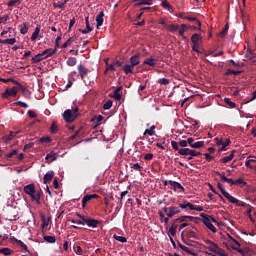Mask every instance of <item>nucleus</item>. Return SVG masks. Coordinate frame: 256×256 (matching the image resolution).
<instances>
[{
  "instance_id": "8",
  "label": "nucleus",
  "mask_w": 256,
  "mask_h": 256,
  "mask_svg": "<svg viewBox=\"0 0 256 256\" xmlns=\"http://www.w3.org/2000/svg\"><path fill=\"white\" fill-rule=\"evenodd\" d=\"M169 185L173 191H180L181 193H185V188L183 185H181V183L169 180Z\"/></svg>"
},
{
  "instance_id": "13",
  "label": "nucleus",
  "mask_w": 256,
  "mask_h": 256,
  "mask_svg": "<svg viewBox=\"0 0 256 256\" xmlns=\"http://www.w3.org/2000/svg\"><path fill=\"white\" fill-rule=\"evenodd\" d=\"M78 71L82 81H85V78L87 77V75H89V69L85 68V66L80 64L78 65Z\"/></svg>"
},
{
  "instance_id": "4",
  "label": "nucleus",
  "mask_w": 256,
  "mask_h": 256,
  "mask_svg": "<svg viewBox=\"0 0 256 256\" xmlns=\"http://www.w3.org/2000/svg\"><path fill=\"white\" fill-rule=\"evenodd\" d=\"M200 217L202 218V223H204L205 227L209 229L212 233H217V228L209 221V215L205 213H201Z\"/></svg>"
},
{
  "instance_id": "28",
  "label": "nucleus",
  "mask_w": 256,
  "mask_h": 256,
  "mask_svg": "<svg viewBox=\"0 0 256 256\" xmlns=\"http://www.w3.org/2000/svg\"><path fill=\"white\" fill-rule=\"evenodd\" d=\"M45 159L46 161H50V163H53V161H57V153L51 151L46 155Z\"/></svg>"
},
{
  "instance_id": "14",
  "label": "nucleus",
  "mask_w": 256,
  "mask_h": 256,
  "mask_svg": "<svg viewBox=\"0 0 256 256\" xmlns=\"http://www.w3.org/2000/svg\"><path fill=\"white\" fill-rule=\"evenodd\" d=\"M216 175H218L221 178V181H223L224 183H230L231 187H233V185H235V180H233L231 178H227L225 176V174L220 173V172H216Z\"/></svg>"
},
{
  "instance_id": "6",
  "label": "nucleus",
  "mask_w": 256,
  "mask_h": 256,
  "mask_svg": "<svg viewBox=\"0 0 256 256\" xmlns=\"http://www.w3.org/2000/svg\"><path fill=\"white\" fill-rule=\"evenodd\" d=\"M17 86H13L11 89L7 88L4 93H2V99H9V97L17 96Z\"/></svg>"
},
{
  "instance_id": "26",
  "label": "nucleus",
  "mask_w": 256,
  "mask_h": 256,
  "mask_svg": "<svg viewBox=\"0 0 256 256\" xmlns=\"http://www.w3.org/2000/svg\"><path fill=\"white\" fill-rule=\"evenodd\" d=\"M237 151L232 150L229 156L221 158V163H229V161H233V158L235 157V153Z\"/></svg>"
},
{
  "instance_id": "42",
  "label": "nucleus",
  "mask_w": 256,
  "mask_h": 256,
  "mask_svg": "<svg viewBox=\"0 0 256 256\" xmlns=\"http://www.w3.org/2000/svg\"><path fill=\"white\" fill-rule=\"evenodd\" d=\"M123 71H124V73H126V75L131 74V73H133V66H131V64L124 65Z\"/></svg>"
},
{
  "instance_id": "62",
  "label": "nucleus",
  "mask_w": 256,
  "mask_h": 256,
  "mask_svg": "<svg viewBox=\"0 0 256 256\" xmlns=\"http://www.w3.org/2000/svg\"><path fill=\"white\" fill-rule=\"evenodd\" d=\"M50 131L52 134L57 133V124L55 122H53L50 126Z\"/></svg>"
},
{
  "instance_id": "3",
  "label": "nucleus",
  "mask_w": 256,
  "mask_h": 256,
  "mask_svg": "<svg viewBox=\"0 0 256 256\" xmlns=\"http://www.w3.org/2000/svg\"><path fill=\"white\" fill-rule=\"evenodd\" d=\"M162 211L165 213L166 217L173 219L175 215H179L181 213V208L176 206L164 207Z\"/></svg>"
},
{
  "instance_id": "53",
  "label": "nucleus",
  "mask_w": 256,
  "mask_h": 256,
  "mask_svg": "<svg viewBox=\"0 0 256 256\" xmlns=\"http://www.w3.org/2000/svg\"><path fill=\"white\" fill-rule=\"evenodd\" d=\"M14 105H17L18 107H23V109H28L29 105L23 101H17L14 102Z\"/></svg>"
},
{
  "instance_id": "30",
  "label": "nucleus",
  "mask_w": 256,
  "mask_h": 256,
  "mask_svg": "<svg viewBox=\"0 0 256 256\" xmlns=\"http://www.w3.org/2000/svg\"><path fill=\"white\" fill-rule=\"evenodd\" d=\"M0 43H2V45H15V43H17V39L15 38H7V39H0Z\"/></svg>"
},
{
  "instance_id": "2",
  "label": "nucleus",
  "mask_w": 256,
  "mask_h": 256,
  "mask_svg": "<svg viewBox=\"0 0 256 256\" xmlns=\"http://www.w3.org/2000/svg\"><path fill=\"white\" fill-rule=\"evenodd\" d=\"M78 111V108L73 109V111L71 109L65 110L63 113V119L66 121V123H73V121L77 119Z\"/></svg>"
},
{
  "instance_id": "34",
  "label": "nucleus",
  "mask_w": 256,
  "mask_h": 256,
  "mask_svg": "<svg viewBox=\"0 0 256 256\" xmlns=\"http://www.w3.org/2000/svg\"><path fill=\"white\" fill-rule=\"evenodd\" d=\"M187 29H189V26H187V24H182L180 26V29H179V35L181 37H183V39H187L186 36H185V31H187Z\"/></svg>"
},
{
  "instance_id": "35",
  "label": "nucleus",
  "mask_w": 256,
  "mask_h": 256,
  "mask_svg": "<svg viewBox=\"0 0 256 256\" xmlns=\"http://www.w3.org/2000/svg\"><path fill=\"white\" fill-rule=\"evenodd\" d=\"M155 129H157V127L152 125L149 129L144 131L143 135H150V137H153V135H155Z\"/></svg>"
},
{
  "instance_id": "12",
  "label": "nucleus",
  "mask_w": 256,
  "mask_h": 256,
  "mask_svg": "<svg viewBox=\"0 0 256 256\" xmlns=\"http://www.w3.org/2000/svg\"><path fill=\"white\" fill-rule=\"evenodd\" d=\"M41 55H43V59H48V57H53V55H57V48L52 49L48 48L44 50Z\"/></svg>"
},
{
  "instance_id": "24",
  "label": "nucleus",
  "mask_w": 256,
  "mask_h": 256,
  "mask_svg": "<svg viewBox=\"0 0 256 256\" xmlns=\"http://www.w3.org/2000/svg\"><path fill=\"white\" fill-rule=\"evenodd\" d=\"M195 219V217L193 216H181L177 219H175V222H179V223H187L189 221H193Z\"/></svg>"
},
{
  "instance_id": "47",
  "label": "nucleus",
  "mask_w": 256,
  "mask_h": 256,
  "mask_svg": "<svg viewBox=\"0 0 256 256\" xmlns=\"http://www.w3.org/2000/svg\"><path fill=\"white\" fill-rule=\"evenodd\" d=\"M44 241H46V243H56L57 238L55 236H44Z\"/></svg>"
},
{
  "instance_id": "22",
  "label": "nucleus",
  "mask_w": 256,
  "mask_h": 256,
  "mask_svg": "<svg viewBox=\"0 0 256 256\" xmlns=\"http://www.w3.org/2000/svg\"><path fill=\"white\" fill-rule=\"evenodd\" d=\"M121 91H123V86H119L114 90L113 97L116 99V101H121V97H123Z\"/></svg>"
},
{
  "instance_id": "33",
  "label": "nucleus",
  "mask_w": 256,
  "mask_h": 256,
  "mask_svg": "<svg viewBox=\"0 0 256 256\" xmlns=\"http://www.w3.org/2000/svg\"><path fill=\"white\" fill-rule=\"evenodd\" d=\"M134 3L139 7L141 5H153V0H134Z\"/></svg>"
},
{
  "instance_id": "18",
  "label": "nucleus",
  "mask_w": 256,
  "mask_h": 256,
  "mask_svg": "<svg viewBox=\"0 0 256 256\" xmlns=\"http://www.w3.org/2000/svg\"><path fill=\"white\" fill-rule=\"evenodd\" d=\"M79 35L75 34L74 36L70 37L66 42L62 44V49H67L71 43H74V41H77Z\"/></svg>"
},
{
  "instance_id": "36",
  "label": "nucleus",
  "mask_w": 256,
  "mask_h": 256,
  "mask_svg": "<svg viewBox=\"0 0 256 256\" xmlns=\"http://www.w3.org/2000/svg\"><path fill=\"white\" fill-rule=\"evenodd\" d=\"M228 32H229V23L225 24V26H224V28L222 29V31H220V33L218 34V37H220L221 39H223V37H225Z\"/></svg>"
},
{
  "instance_id": "64",
  "label": "nucleus",
  "mask_w": 256,
  "mask_h": 256,
  "mask_svg": "<svg viewBox=\"0 0 256 256\" xmlns=\"http://www.w3.org/2000/svg\"><path fill=\"white\" fill-rule=\"evenodd\" d=\"M7 21H9V15H5L3 17H0V25L1 23H7Z\"/></svg>"
},
{
  "instance_id": "16",
  "label": "nucleus",
  "mask_w": 256,
  "mask_h": 256,
  "mask_svg": "<svg viewBox=\"0 0 256 256\" xmlns=\"http://www.w3.org/2000/svg\"><path fill=\"white\" fill-rule=\"evenodd\" d=\"M179 221H176L175 222V219L172 220V225L171 227L168 229V233H170V235H172V237H175V235H177V227H178V224Z\"/></svg>"
},
{
  "instance_id": "48",
  "label": "nucleus",
  "mask_w": 256,
  "mask_h": 256,
  "mask_svg": "<svg viewBox=\"0 0 256 256\" xmlns=\"http://www.w3.org/2000/svg\"><path fill=\"white\" fill-rule=\"evenodd\" d=\"M67 4V0H65L64 2H57L53 4V7L58 8V9H64L65 5Z\"/></svg>"
},
{
  "instance_id": "60",
  "label": "nucleus",
  "mask_w": 256,
  "mask_h": 256,
  "mask_svg": "<svg viewBox=\"0 0 256 256\" xmlns=\"http://www.w3.org/2000/svg\"><path fill=\"white\" fill-rule=\"evenodd\" d=\"M169 219H170L169 216H167V217L164 216V218L160 219L161 223H165L166 229H169V225H168L169 224Z\"/></svg>"
},
{
  "instance_id": "55",
  "label": "nucleus",
  "mask_w": 256,
  "mask_h": 256,
  "mask_svg": "<svg viewBox=\"0 0 256 256\" xmlns=\"http://www.w3.org/2000/svg\"><path fill=\"white\" fill-rule=\"evenodd\" d=\"M0 253H2V255H11V253H13V251L9 248H2V249H0Z\"/></svg>"
},
{
  "instance_id": "52",
  "label": "nucleus",
  "mask_w": 256,
  "mask_h": 256,
  "mask_svg": "<svg viewBox=\"0 0 256 256\" xmlns=\"http://www.w3.org/2000/svg\"><path fill=\"white\" fill-rule=\"evenodd\" d=\"M171 145H172V149H174V151H178V154H179V151H181V148H179V143L175 140L171 141Z\"/></svg>"
},
{
  "instance_id": "61",
  "label": "nucleus",
  "mask_w": 256,
  "mask_h": 256,
  "mask_svg": "<svg viewBox=\"0 0 256 256\" xmlns=\"http://www.w3.org/2000/svg\"><path fill=\"white\" fill-rule=\"evenodd\" d=\"M131 165H132L131 168L134 169V171H141V169H143V167H141L139 163H135Z\"/></svg>"
},
{
  "instance_id": "56",
  "label": "nucleus",
  "mask_w": 256,
  "mask_h": 256,
  "mask_svg": "<svg viewBox=\"0 0 256 256\" xmlns=\"http://www.w3.org/2000/svg\"><path fill=\"white\" fill-rule=\"evenodd\" d=\"M111 107H113V101L108 100L104 105H103V109H105L106 111L109 110Z\"/></svg>"
},
{
  "instance_id": "58",
  "label": "nucleus",
  "mask_w": 256,
  "mask_h": 256,
  "mask_svg": "<svg viewBox=\"0 0 256 256\" xmlns=\"http://www.w3.org/2000/svg\"><path fill=\"white\" fill-rule=\"evenodd\" d=\"M239 73H241L240 71H236V70H231V69H228L225 73L226 76H229V75H239Z\"/></svg>"
},
{
  "instance_id": "41",
  "label": "nucleus",
  "mask_w": 256,
  "mask_h": 256,
  "mask_svg": "<svg viewBox=\"0 0 256 256\" xmlns=\"http://www.w3.org/2000/svg\"><path fill=\"white\" fill-rule=\"evenodd\" d=\"M66 63L68 67H75L77 65V58L69 57Z\"/></svg>"
},
{
  "instance_id": "49",
  "label": "nucleus",
  "mask_w": 256,
  "mask_h": 256,
  "mask_svg": "<svg viewBox=\"0 0 256 256\" xmlns=\"http://www.w3.org/2000/svg\"><path fill=\"white\" fill-rule=\"evenodd\" d=\"M167 29H169V31L172 33H175L176 31H179V25L170 24L167 26Z\"/></svg>"
},
{
  "instance_id": "25",
  "label": "nucleus",
  "mask_w": 256,
  "mask_h": 256,
  "mask_svg": "<svg viewBox=\"0 0 256 256\" xmlns=\"http://www.w3.org/2000/svg\"><path fill=\"white\" fill-rule=\"evenodd\" d=\"M184 19H186L187 21H191L192 23H195L196 25H198V31H201V21H199V19H197L195 17H191V16H185Z\"/></svg>"
},
{
  "instance_id": "37",
  "label": "nucleus",
  "mask_w": 256,
  "mask_h": 256,
  "mask_svg": "<svg viewBox=\"0 0 256 256\" xmlns=\"http://www.w3.org/2000/svg\"><path fill=\"white\" fill-rule=\"evenodd\" d=\"M19 131L18 132H10L9 135H6L3 137L4 141L8 142V141H13V139H15V135H18Z\"/></svg>"
},
{
  "instance_id": "9",
  "label": "nucleus",
  "mask_w": 256,
  "mask_h": 256,
  "mask_svg": "<svg viewBox=\"0 0 256 256\" xmlns=\"http://www.w3.org/2000/svg\"><path fill=\"white\" fill-rule=\"evenodd\" d=\"M92 199H99V195L97 194H88L85 195L82 199V207L83 209H85L87 203H89V201H92Z\"/></svg>"
},
{
  "instance_id": "11",
  "label": "nucleus",
  "mask_w": 256,
  "mask_h": 256,
  "mask_svg": "<svg viewBox=\"0 0 256 256\" xmlns=\"http://www.w3.org/2000/svg\"><path fill=\"white\" fill-rule=\"evenodd\" d=\"M85 223L88 227H92L93 229H96V227H99V225H101V221L91 217L87 218V220H85Z\"/></svg>"
},
{
  "instance_id": "5",
  "label": "nucleus",
  "mask_w": 256,
  "mask_h": 256,
  "mask_svg": "<svg viewBox=\"0 0 256 256\" xmlns=\"http://www.w3.org/2000/svg\"><path fill=\"white\" fill-rule=\"evenodd\" d=\"M14 85H17V90L21 91L23 97L26 99H29L31 97V91L27 88H25L21 83L17 82V80H13Z\"/></svg>"
},
{
  "instance_id": "57",
  "label": "nucleus",
  "mask_w": 256,
  "mask_h": 256,
  "mask_svg": "<svg viewBox=\"0 0 256 256\" xmlns=\"http://www.w3.org/2000/svg\"><path fill=\"white\" fill-rule=\"evenodd\" d=\"M193 154H190L188 157V161H191L193 157H199L201 155V152H197L196 150H192Z\"/></svg>"
},
{
  "instance_id": "51",
  "label": "nucleus",
  "mask_w": 256,
  "mask_h": 256,
  "mask_svg": "<svg viewBox=\"0 0 256 256\" xmlns=\"http://www.w3.org/2000/svg\"><path fill=\"white\" fill-rule=\"evenodd\" d=\"M17 245H19V247H21V249H23L24 251H29V248L27 247V245L25 243H23V241L21 240H15Z\"/></svg>"
},
{
  "instance_id": "10",
  "label": "nucleus",
  "mask_w": 256,
  "mask_h": 256,
  "mask_svg": "<svg viewBox=\"0 0 256 256\" xmlns=\"http://www.w3.org/2000/svg\"><path fill=\"white\" fill-rule=\"evenodd\" d=\"M141 53H136L130 58L131 67H137L141 63Z\"/></svg>"
},
{
  "instance_id": "32",
  "label": "nucleus",
  "mask_w": 256,
  "mask_h": 256,
  "mask_svg": "<svg viewBox=\"0 0 256 256\" xmlns=\"http://www.w3.org/2000/svg\"><path fill=\"white\" fill-rule=\"evenodd\" d=\"M103 17H105V14L103 12H100L99 15L96 17V27L99 29L101 25H103Z\"/></svg>"
},
{
  "instance_id": "1",
  "label": "nucleus",
  "mask_w": 256,
  "mask_h": 256,
  "mask_svg": "<svg viewBox=\"0 0 256 256\" xmlns=\"http://www.w3.org/2000/svg\"><path fill=\"white\" fill-rule=\"evenodd\" d=\"M24 193L29 195V197L35 201L37 205H41V194L43 193L41 190H35V184H28L24 187Z\"/></svg>"
},
{
  "instance_id": "29",
  "label": "nucleus",
  "mask_w": 256,
  "mask_h": 256,
  "mask_svg": "<svg viewBox=\"0 0 256 256\" xmlns=\"http://www.w3.org/2000/svg\"><path fill=\"white\" fill-rule=\"evenodd\" d=\"M178 155H182L183 157H187L188 155H193V150L189 148H181L179 150Z\"/></svg>"
},
{
  "instance_id": "44",
  "label": "nucleus",
  "mask_w": 256,
  "mask_h": 256,
  "mask_svg": "<svg viewBox=\"0 0 256 256\" xmlns=\"http://www.w3.org/2000/svg\"><path fill=\"white\" fill-rule=\"evenodd\" d=\"M179 248L182 250V251H185V253H188V255H193V250L189 249L187 246L179 243Z\"/></svg>"
},
{
  "instance_id": "40",
  "label": "nucleus",
  "mask_w": 256,
  "mask_h": 256,
  "mask_svg": "<svg viewBox=\"0 0 256 256\" xmlns=\"http://www.w3.org/2000/svg\"><path fill=\"white\" fill-rule=\"evenodd\" d=\"M6 219L8 221H17V216L15 214V210L10 211L9 214H7V216H6Z\"/></svg>"
},
{
  "instance_id": "17",
  "label": "nucleus",
  "mask_w": 256,
  "mask_h": 256,
  "mask_svg": "<svg viewBox=\"0 0 256 256\" xmlns=\"http://www.w3.org/2000/svg\"><path fill=\"white\" fill-rule=\"evenodd\" d=\"M155 61H158L155 57L151 56L150 58H147L143 61V65H149V67H157V63Z\"/></svg>"
},
{
  "instance_id": "15",
  "label": "nucleus",
  "mask_w": 256,
  "mask_h": 256,
  "mask_svg": "<svg viewBox=\"0 0 256 256\" xmlns=\"http://www.w3.org/2000/svg\"><path fill=\"white\" fill-rule=\"evenodd\" d=\"M53 177H55V172L53 171H48L43 178V183L47 185V183H51L53 181Z\"/></svg>"
},
{
  "instance_id": "39",
  "label": "nucleus",
  "mask_w": 256,
  "mask_h": 256,
  "mask_svg": "<svg viewBox=\"0 0 256 256\" xmlns=\"http://www.w3.org/2000/svg\"><path fill=\"white\" fill-rule=\"evenodd\" d=\"M43 57H44V56L41 55V53H40V54H37V55H35L34 57H32L31 62H32V63H41V61H43V59H45V58H43Z\"/></svg>"
},
{
  "instance_id": "38",
  "label": "nucleus",
  "mask_w": 256,
  "mask_h": 256,
  "mask_svg": "<svg viewBox=\"0 0 256 256\" xmlns=\"http://www.w3.org/2000/svg\"><path fill=\"white\" fill-rule=\"evenodd\" d=\"M20 33L21 35H27V31H29V26H27V23H22L20 26Z\"/></svg>"
},
{
  "instance_id": "21",
  "label": "nucleus",
  "mask_w": 256,
  "mask_h": 256,
  "mask_svg": "<svg viewBox=\"0 0 256 256\" xmlns=\"http://www.w3.org/2000/svg\"><path fill=\"white\" fill-rule=\"evenodd\" d=\"M241 17H242L243 25H247V23H251V18L249 17V14L245 12L243 9H241Z\"/></svg>"
},
{
  "instance_id": "20",
  "label": "nucleus",
  "mask_w": 256,
  "mask_h": 256,
  "mask_svg": "<svg viewBox=\"0 0 256 256\" xmlns=\"http://www.w3.org/2000/svg\"><path fill=\"white\" fill-rule=\"evenodd\" d=\"M204 243H206V245H208L207 249H208V251H211L212 253L215 251V249L218 246L217 243H215L209 239L204 240Z\"/></svg>"
},
{
  "instance_id": "27",
  "label": "nucleus",
  "mask_w": 256,
  "mask_h": 256,
  "mask_svg": "<svg viewBox=\"0 0 256 256\" xmlns=\"http://www.w3.org/2000/svg\"><path fill=\"white\" fill-rule=\"evenodd\" d=\"M253 59H256V53L249 50L244 56V61H253Z\"/></svg>"
},
{
  "instance_id": "45",
  "label": "nucleus",
  "mask_w": 256,
  "mask_h": 256,
  "mask_svg": "<svg viewBox=\"0 0 256 256\" xmlns=\"http://www.w3.org/2000/svg\"><path fill=\"white\" fill-rule=\"evenodd\" d=\"M186 237H187L188 239H199V238L197 237V233H196L195 231H193V230L188 231V232L186 233Z\"/></svg>"
},
{
  "instance_id": "43",
  "label": "nucleus",
  "mask_w": 256,
  "mask_h": 256,
  "mask_svg": "<svg viewBox=\"0 0 256 256\" xmlns=\"http://www.w3.org/2000/svg\"><path fill=\"white\" fill-rule=\"evenodd\" d=\"M162 7L164 9H168V11H173V6H171V4L169 3V1L167 0H163L161 3Z\"/></svg>"
},
{
  "instance_id": "63",
  "label": "nucleus",
  "mask_w": 256,
  "mask_h": 256,
  "mask_svg": "<svg viewBox=\"0 0 256 256\" xmlns=\"http://www.w3.org/2000/svg\"><path fill=\"white\" fill-rule=\"evenodd\" d=\"M15 155H17V150L14 149L10 153L6 154V159H11Z\"/></svg>"
},
{
  "instance_id": "59",
  "label": "nucleus",
  "mask_w": 256,
  "mask_h": 256,
  "mask_svg": "<svg viewBox=\"0 0 256 256\" xmlns=\"http://www.w3.org/2000/svg\"><path fill=\"white\" fill-rule=\"evenodd\" d=\"M38 143H51L50 137H42L38 140Z\"/></svg>"
},
{
  "instance_id": "50",
  "label": "nucleus",
  "mask_w": 256,
  "mask_h": 256,
  "mask_svg": "<svg viewBox=\"0 0 256 256\" xmlns=\"http://www.w3.org/2000/svg\"><path fill=\"white\" fill-rule=\"evenodd\" d=\"M115 241H119L120 243H127V238L123 236H117V234L113 235Z\"/></svg>"
},
{
  "instance_id": "54",
  "label": "nucleus",
  "mask_w": 256,
  "mask_h": 256,
  "mask_svg": "<svg viewBox=\"0 0 256 256\" xmlns=\"http://www.w3.org/2000/svg\"><path fill=\"white\" fill-rule=\"evenodd\" d=\"M158 83H159L160 85H169V83H171V81H170L169 79H167V78H160V79L158 80Z\"/></svg>"
},
{
  "instance_id": "31",
  "label": "nucleus",
  "mask_w": 256,
  "mask_h": 256,
  "mask_svg": "<svg viewBox=\"0 0 256 256\" xmlns=\"http://www.w3.org/2000/svg\"><path fill=\"white\" fill-rule=\"evenodd\" d=\"M202 37L201 34L195 33L191 36V42L193 45H199V41H201Z\"/></svg>"
},
{
  "instance_id": "7",
  "label": "nucleus",
  "mask_w": 256,
  "mask_h": 256,
  "mask_svg": "<svg viewBox=\"0 0 256 256\" xmlns=\"http://www.w3.org/2000/svg\"><path fill=\"white\" fill-rule=\"evenodd\" d=\"M187 143H188V145H190V147H192V149H201L205 145L204 141L195 142V139H193V138H188Z\"/></svg>"
},
{
  "instance_id": "23",
  "label": "nucleus",
  "mask_w": 256,
  "mask_h": 256,
  "mask_svg": "<svg viewBox=\"0 0 256 256\" xmlns=\"http://www.w3.org/2000/svg\"><path fill=\"white\" fill-rule=\"evenodd\" d=\"M39 33H41V25H37L34 32L32 33L31 36V41H37V39L39 38Z\"/></svg>"
},
{
  "instance_id": "46",
  "label": "nucleus",
  "mask_w": 256,
  "mask_h": 256,
  "mask_svg": "<svg viewBox=\"0 0 256 256\" xmlns=\"http://www.w3.org/2000/svg\"><path fill=\"white\" fill-rule=\"evenodd\" d=\"M224 103L230 107V109H235L237 107V104L232 102L231 99L225 98Z\"/></svg>"
},
{
  "instance_id": "19",
  "label": "nucleus",
  "mask_w": 256,
  "mask_h": 256,
  "mask_svg": "<svg viewBox=\"0 0 256 256\" xmlns=\"http://www.w3.org/2000/svg\"><path fill=\"white\" fill-rule=\"evenodd\" d=\"M223 196L229 201V203H232L234 205H239V200L237 198L231 196V194H229V192H224Z\"/></svg>"
}]
</instances>
